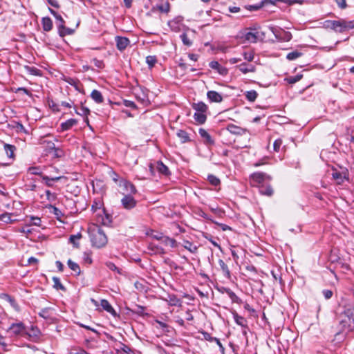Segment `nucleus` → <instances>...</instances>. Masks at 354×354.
<instances>
[{
  "label": "nucleus",
  "mask_w": 354,
  "mask_h": 354,
  "mask_svg": "<svg viewBox=\"0 0 354 354\" xmlns=\"http://www.w3.org/2000/svg\"><path fill=\"white\" fill-rule=\"evenodd\" d=\"M46 195L47 199L50 201H54L56 199V194L55 193H51L49 190L46 191Z\"/></svg>",
  "instance_id": "nucleus-58"
},
{
  "label": "nucleus",
  "mask_w": 354,
  "mask_h": 354,
  "mask_svg": "<svg viewBox=\"0 0 354 354\" xmlns=\"http://www.w3.org/2000/svg\"><path fill=\"white\" fill-rule=\"evenodd\" d=\"M133 194H124L121 199L122 207L127 210H131L137 205V201L132 196Z\"/></svg>",
  "instance_id": "nucleus-4"
},
{
  "label": "nucleus",
  "mask_w": 354,
  "mask_h": 354,
  "mask_svg": "<svg viewBox=\"0 0 354 354\" xmlns=\"http://www.w3.org/2000/svg\"><path fill=\"white\" fill-rule=\"evenodd\" d=\"M223 292H225L229 296L232 302L237 304H240L241 302V299L238 297L237 295L231 289L223 288Z\"/></svg>",
  "instance_id": "nucleus-20"
},
{
  "label": "nucleus",
  "mask_w": 354,
  "mask_h": 354,
  "mask_svg": "<svg viewBox=\"0 0 354 354\" xmlns=\"http://www.w3.org/2000/svg\"><path fill=\"white\" fill-rule=\"evenodd\" d=\"M192 107L196 112L205 113L207 111V106L203 102L194 103Z\"/></svg>",
  "instance_id": "nucleus-28"
},
{
  "label": "nucleus",
  "mask_w": 354,
  "mask_h": 354,
  "mask_svg": "<svg viewBox=\"0 0 354 354\" xmlns=\"http://www.w3.org/2000/svg\"><path fill=\"white\" fill-rule=\"evenodd\" d=\"M91 97L97 104H100L104 102V97L101 92L95 89L91 92Z\"/></svg>",
  "instance_id": "nucleus-21"
},
{
  "label": "nucleus",
  "mask_w": 354,
  "mask_h": 354,
  "mask_svg": "<svg viewBox=\"0 0 354 354\" xmlns=\"http://www.w3.org/2000/svg\"><path fill=\"white\" fill-rule=\"evenodd\" d=\"M146 62L149 68L153 67L155 64L157 62L156 57L153 55L147 56L146 57Z\"/></svg>",
  "instance_id": "nucleus-42"
},
{
  "label": "nucleus",
  "mask_w": 354,
  "mask_h": 354,
  "mask_svg": "<svg viewBox=\"0 0 354 354\" xmlns=\"http://www.w3.org/2000/svg\"><path fill=\"white\" fill-rule=\"evenodd\" d=\"M106 267L112 270V271H114V272H118V274H122L121 272V269H120L119 268H118L113 262H111V261H107L106 262Z\"/></svg>",
  "instance_id": "nucleus-45"
},
{
  "label": "nucleus",
  "mask_w": 354,
  "mask_h": 354,
  "mask_svg": "<svg viewBox=\"0 0 354 354\" xmlns=\"http://www.w3.org/2000/svg\"><path fill=\"white\" fill-rule=\"evenodd\" d=\"M1 298L5 299L6 301H8L10 303V304L16 310H19V306H18L17 301H15V299L12 297H11L10 295H9L8 294H3L1 295Z\"/></svg>",
  "instance_id": "nucleus-27"
},
{
  "label": "nucleus",
  "mask_w": 354,
  "mask_h": 354,
  "mask_svg": "<svg viewBox=\"0 0 354 354\" xmlns=\"http://www.w3.org/2000/svg\"><path fill=\"white\" fill-rule=\"evenodd\" d=\"M77 124V120L73 118L69 119L64 122H62L60 125L62 131L69 130L71 127Z\"/></svg>",
  "instance_id": "nucleus-16"
},
{
  "label": "nucleus",
  "mask_w": 354,
  "mask_h": 354,
  "mask_svg": "<svg viewBox=\"0 0 354 354\" xmlns=\"http://www.w3.org/2000/svg\"><path fill=\"white\" fill-rule=\"evenodd\" d=\"M236 68L243 74L254 73L256 71L255 66L247 63H242L240 65L236 66Z\"/></svg>",
  "instance_id": "nucleus-12"
},
{
  "label": "nucleus",
  "mask_w": 354,
  "mask_h": 354,
  "mask_svg": "<svg viewBox=\"0 0 354 354\" xmlns=\"http://www.w3.org/2000/svg\"><path fill=\"white\" fill-rule=\"evenodd\" d=\"M233 317L235 322L243 328H247V321L242 317L239 315L236 312L233 313Z\"/></svg>",
  "instance_id": "nucleus-22"
},
{
  "label": "nucleus",
  "mask_w": 354,
  "mask_h": 354,
  "mask_svg": "<svg viewBox=\"0 0 354 354\" xmlns=\"http://www.w3.org/2000/svg\"><path fill=\"white\" fill-rule=\"evenodd\" d=\"M38 315L39 317L46 319L49 322H53L56 318V310L55 308L52 307H46L42 308L39 313Z\"/></svg>",
  "instance_id": "nucleus-5"
},
{
  "label": "nucleus",
  "mask_w": 354,
  "mask_h": 354,
  "mask_svg": "<svg viewBox=\"0 0 354 354\" xmlns=\"http://www.w3.org/2000/svg\"><path fill=\"white\" fill-rule=\"evenodd\" d=\"M201 334L203 335V339L208 342H212L214 340H216V337H212L211 335L206 331H202Z\"/></svg>",
  "instance_id": "nucleus-51"
},
{
  "label": "nucleus",
  "mask_w": 354,
  "mask_h": 354,
  "mask_svg": "<svg viewBox=\"0 0 354 354\" xmlns=\"http://www.w3.org/2000/svg\"><path fill=\"white\" fill-rule=\"evenodd\" d=\"M183 246L193 254L196 253L198 250V247L196 245L187 240L183 241Z\"/></svg>",
  "instance_id": "nucleus-29"
},
{
  "label": "nucleus",
  "mask_w": 354,
  "mask_h": 354,
  "mask_svg": "<svg viewBox=\"0 0 354 354\" xmlns=\"http://www.w3.org/2000/svg\"><path fill=\"white\" fill-rule=\"evenodd\" d=\"M32 333H30L26 331V335H28L29 337H38L39 335V330L37 328L32 327Z\"/></svg>",
  "instance_id": "nucleus-54"
},
{
  "label": "nucleus",
  "mask_w": 354,
  "mask_h": 354,
  "mask_svg": "<svg viewBox=\"0 0 354 354\" xmlns=\"http://www.w3.org/2000/svg\"><path fill=\"white\" fill-rule=\"evenodd\" d=\"M257 38H258V32H257L249 31L245 34V40H247L251 43L257 42Z\"/></svg>",
  "instance_id": "nucleus-31"
},
{
  "label": "nucleus",
  "mask_w": 354,
  "mask_h": 354,
  "mask_svg": "<svg viewBox=\"0 0 354 354\" xmlns=\"http://www.w3.org/2000/svg\"><path fill=\"white\" fill-rule=\"evenodd\" d=\"M259 192L262 195L270 196L273 194V189L270 186L261 187L259 188Z\"/></svg>",
  "instance_id": "nucleus-39"
},
{
  "label": "nucleus",
  "mask_w": 354,
  "mask_h": 354,
  "mask_svg": "<svg viewBox=\"0 0 354 354\" xmlns=\"http://www.w3.org/2000/svg\"><path fill=\"white\" fill-rule=\"evenodd\" d=\"M53 281L54 283L53 287L56 290H66L65 287L62 284V283L60 281V279L58 277H53Z\"/></svg>",
  "instance_id": "nucleus-40"
},
{
  "label": "nucleus",
  "mask_w": 354,
  "mask_h": 354,
  "mask_svg": "<svg viewBox=\"0 0 354 354\" xmlns=\"http://www.w3.org/2000/svg\"><path fill=\"white\" fill-rule=\"evenodd\" d=\"M67 264L70 269L74 271L77 274L79 275L80 274V268L77 263L73 262L71 259H68L67 261Z\"/></svg>",
  "instance_id": "nucleus-37"
},
{
  "label": "nucleus",
  "mask_w": 354,
  "mask_h": 354,
  "mask_svg": "<svg viewBox=\"0 0 354 354\" xmlns=\"http://www.w3.org/2000/svg\"><path fill=\"white\" fill-rule=\"evenodd\" d=\"M323 27L326 29L334 30L336 32H344L354 28V23L352 21H346L344 19L326 20L323 23Z\"/></svg>",
  "instance_id": "nucleus-1"
},
{
  "label": "nucleus",
  "mask_w": 354,
  "mask_h": 354,
  "mask_svg": "<svg viewBox=\"0 0 354 354\" xmlns=\"http://www.w3.org/2000/svg\"><path fill=\"white\" fill-rule=\"evenodd\" d=\"M207 97L210 102L219 103L223 100L222 95L216 91H209L207 93Z\"/></svg>",
  "instance_id": "nucleus-11"
},
{
  "label": "nucleus",
  "mask_w": 354,
  "mask_h": 354,
  "mask_svg": "<svg viewBox=\"0 0 354 354\" xmlns=\"http://www.w3.org/2000/svg\"><path fill=\"white\" fill-rule=\"evenodd\" d=\"M198 133L201 138L204 140V142L207 145H214V141L209 133L204 129H200Z\"/></svg>",
  "instance_id": "nucleus-14"
},
{
  "label": "nucleus",
  "mask_w": 354,
  "mask_h": 354,
  "mask_svg": "<svg viewBox=\"0 0 354 354\" xmlns=\"http://www.w3.org/2000/svg\"><path fill=\"white\" fill-rule=\"evenodd\" d=\"M25 69L30 75H40V71L35 67L26 66Z\"/></svg>",
  "instance_id": "nucleus-43"
},
{
  "label": "nucleus",
  "mask_w": 354,
  "mask_h": 354,
  "mask_svg": "<svg viewBox=\"0 0 354 354\" xmlns=\"http://www.w3.org/2000/svg\"><path fill=\"white\" fill-rule=\"evenodd\" d=\"M204 237L207 239L214 246L216 247L219 250H221V245L214 240H213L211 235H205Z\"/></svg>",
  "instance_id": "nucleus-55"
},
{
  "label": "nucleus",
  "mask_w": 354,
  "mask_h": 354,
  "mask_svg": "<svg viewBox=\"0 0 354 354\" xmlns=\"http://www.w3.org/2000/svg\"><path fill=\"white\" fill-rule=\"evenodd\" d=\"M227 130L232 134L243 135L245 133L246 130L240 127L236 126L233 124H230L227 126Z\"/></svg>",
  "instance_id": "nucleus-13"
},
{
  "label": "nucleus",
  "mask_w": 354,
  "mask_h": 354,
  "mask_svg": "<svg viewBox=\"0 0 354 354\" xmlns=\"http://www.w3.org/2000/svg\"><path fill=\"white\" fill-rule=\"evenodd\" d=\"M207 180L209 183L214 186H218L221 183L220 180L214 175H209Z\"/></svg>",
  "instance_id": "nucleus-46"
},
{
  "label": "nucleus",
  "mask_w": 354,
  "mask_h": 354,
  "mask_svg": "<svg viewBox=\"0 0 354 354\" xmlns=\"http://www.w3.org/2000/svg\"><path fill=\"white\" fill-rule=\"evenodd\" d=\"M194 120L199 124H203L205 122L207 116L205 113L196 112L194 115Z\"/></svg>",
  "instance_id": "nucleus-36"
},
{
  "label": "nucleus",
  "mask_w": 354,
  "mask_h": 354,
  "mask_svg": "<svg viewBox=\"0 0 354 354\" xmlns=\"http://www.w3.org/2000/svg\"><path fill=\"white\" fill-rule=\"evenodd\" d=\"M180 37L184 45L187 46H190L192 45V40L188 37L186 33H183L182 35H180Z\"/></svg>",
  "instance_id": "nucleus-44"
},
{
  "label": "nucleus",
  "mask_w": 354,
  "mask_h": 354,
  "mask_svg": "<svg viewBox=\"0 0 354 354\" xmlns=\"http://www.w3.org/2000/svg\"><path fill=\"white\" fill-rule=\"evenodd\" d=\"M62 178V176L49 177L48 176H42L43 180H44L46 185L48 187H52L53 182L58 181Z\"/></svg>",
  "instance_id": "nucleus-33"
},
{
  "label": "nucleus",
  "mask_w": 354,
  "mask_h": 354,
  "mask_svg": "<svg viewBox=\"0 0 354 354\" xmlns=\"http://www.w3.org/2000/svg\"><path fill=\"white\" fill-rule=\"evenodd\" d=\"M214 223L215 224H216L217 225H218L221 228V230L223 231L232 230V228L230 226H228V225H227L225 224L219 223H217V222H214Z\"/></svg>",
  "instance_id": "nucleus-62"
},
{
  "label": "nucleus",
  "mask_w": 354,
  "mask_h": 354,
  "mask_svg": "<svg viewBox=\"0 0 354 354\" xmlns=\"http://www.w3.org/2000/svg\"><path fill=\"white\" fill-rule=\"evenodd\" d=\"M161 242L165 245H169L171 248L176 247V241L169 236H164Z\"/></svg>",
  "instance_id": "nucleus-38"
},
{
  "label": "nucleus",
  "mask_w": 354,
  "mask_h": 354,
  "mask_svg": "<svg viewBox=\"0 0 354 354\" xmlns=\"http://www.w3.org/2000/svg\"><path fill=\"white\" fill-rule=\"evenodd\" d=\"M251 177L254 181L259 183L263 182L267 178H268L266 174L261 172L254 173L252 174Z\"/></svg>",
  "instance_id": "nucleus-26"
},
{
  "label": "nucleus",
  "mask_w": 354,
  "mask_h": 354,
  "mask_svg": "<svg viewBox=\"0 0 354 354\" xmlns=\"http://www.w3.org/2000/svg\"><path fill=\"white\" fill-rule=\"evenodd\" d=\"M8 331H10L14 335H26V328L24 323L18 322L13 323L10 325L8 328Z\"/></svg>",
  "instance_id": "nucleus-8"
},
{
  "label": "nucleus",
  "mask_w": 354,
  "mask_h": 354,
  "mask_svg": "<svg viewBox=\"0 0 354 354\" xmlns=\"http://www.w3.org/2000/svg\"><path fill=\"white\" fill-rule=\"evenodd\" d=\"M209 66L212 69L216 70L221 75H225L227 73L226 68L221 66L220 64L216 61L211 62L209 63Z\"/></svg>",
  "instance_id": "nucleus-19"
},
{
  "label": "nucleus",
  "mask_w": 354,
  "mask_h": 354,
  "mask_svg": "<svg viewBox=\"0 0 354 354\" xmlns=\"http://www.w3.org/2000/svg\"><path fill=\"white\" fill-rule=\"evenodd\" d=\"M118 186L121 187L123 195L124 194H135L137 193V189L134 185L125 179H121L119 181Z\"/></svg>",
  "instance_id": "nucleus-7"
},
{
  "label": "nucleus",
  "mask_w": 354,
  "mask_h": 354,
  "mask_svg": "<svg viewBox=\"0 0 354 354\" xmlns=\"http://www.w3.org/2000/svg\"><path fill=\"white\" fill-rule=\"evenodd\" d=\"M301 55H302V53L299 51H292V52L289 53L286 55V58L288 60H295V59H297L298 57H301Z\"/></svg>",
  "instance_id": "nucleus-41"
},
{
  "label": "nucleus",
  "mask_w": 354,
  "mask_h": 354,
  "mask_svg": "<svg viewBox=\"0 0 354 354\" xmlns=\"http://www.w3.org/2000/svg\"><path fill=\"white\" fill-rule=\"evenodd\" d=\"M335 2L341 9H344L347 6L346 0H335Z\"/></svg>",
  "instance_id": "nucleus-61"
},
{
  "label": "nucleus",
  "mask_w": 354,
  "mask_h": 354,
  "mask_svg": "<svg viewBox=\"0 0 354 354\" xmlns=\"http://www.w3.org/2000/svg\"><path fill=\"white\" fill-rule=\"evenodd\" d=\"M322 294L326 299H330L333 296V292L328 289L323 290Z\"/></svg>",
  "instance_id": "nucleus-59"
},
{
  "label": "nucleus",
  "mask_w": 354,
  "mask_h": 354,
  "mask_svg": "<svg viewBox=\"0 0 354 354\" xmlns=\"http://www.w3.org/2000/svg\"><path fill=\"white\" fill-rule=\"evenodd\" d=\"M156 169L161 174L165 176H168L170 172L169 168L163 164L162 161H158L156 162Z\"/></svg>",
  "instance_id": "nucleus-23"
},
{
  "label": "nucleus",
  "mask_w": 354,
  "mask_h": 354,
  "mask_svg": "<svg viewBox=\"0 0 354 354\" xmlns=\"http://www.w3.org/2000/svg\"><path fill=\"white\" fill-rule=\"evenodd\" d=\"M339 324L343 330H354V308H346L339 315Z\"/></svg>",
  "instance_id": "nucleus-2"
},
{
  "label": "nucleus",
  "mask_w": 354,
  "mask_h": 354,
  "mask_svg": "<svg viewBox=\"0 0 354 354\" xmlns=\"http://www.w3.org/2000/svg\"><path fill=\"white\" fill-rule=\"evenodd\" d=\"M31 220L32 221V223H31L30 225H33L35 226H40L41 225V219L38 217H31Z\"/></svg>",
  "instance_id": "nucleus-60"
},
{
  "label": "nucleus",
  "mask_w": 354,
  "mask_h": 354,
  "mask_svg": "<svg viewBox=\"0 0 354 354\" xmlns=\"http://www.w3.org/2000/svg\"><path fill=\"white\" fill-rule=\"evenodd\" d=\"M90 238L93 246L97 248L104 247L108 241L105 233L98 225L90 230Z\"/></svg>",
  "instance_id": "nucleus-3"
},
{
  "label": "nucleus",
  "mask_w": 354,
  "mask_h": 354,
  "mask_svg": "<svg viewBox=\"0 0 354 354\" xmlns=\"http://www.w3.org/2000/svg\"><path fill=\"white\" fill-rule=\"evenodd\" d=\"M0 221L8 223H11V214L9 213H4L0 215Z\"/></svg>",
  "instance_id": "nucleus-47"
},
{
  "label": "nucleus",
  "mask_w": 354,
  "mask_h": 354,
  "mask_svg": "<svg viewBox=\"0 0 354 354\" xmlns=\"http://www.w3.org/2000/svg\"><path fill=\"white\" fill-rule=\"evenodd\" d=\"M218 264L221 267L222 272H223L224 276L225 277H227V279H230V272L227 266L225 264V263L222 259H220L218 261Z\"/></svg>",
  "instance_id": "nucleus-34"
},
{
  "label": "nucleus",
  "mask_w": 354,
  "mask_h": 354,
  "mask_svg": "<svg viewBox=\"0 0 354 354\" xmlns=\"http://www.w3.org/2000/svg\"><path fill=\"white\" fill-rule=\"evenodd\" d=\"M46 208H48L50 213L53 214L56 218L59 221H61V218L64 216V214L62 212V211L53 205L46 206Z\"/></svg>",
  "instance_id": "nucleus-18"
},
{
  "label": "nucleus",
  "mask_w": 354,
  "mask_h": 354,
  "mask_svg": "<svg viewBox=\"0 0 354 354\" xmlns=\"http://www.w3.org/2000/svg\"><path fill=\"white\" fill-rule=\"evenodd\" d=\"M245 97L249 102H254L258 97V93L254 90L246 91L245 93Z\"/></svg>",
  "instance_id": "nucleus-35"
},
{
  "label": "nucleus",
  "mask_w": 354,
  "mask_h": 354,
  "mask_svg": "<svg viewBox=\"0 0 354 354\" xmlns=\"http://www.w3.org/2000/svg\"><path fill=\"white\" fill-rule=\"evenodd\" d=\"M75 113L80 115H86V116L87 115L89 114L90 110L86 107L82 106L79 111L75 110Z\"/></svg>",
  "instance_id": "nucleus-50"
},
{
  "label": "nucleus",
  "mask_w": 354,
  "mask_h": 354,
  "mask_svg": "<svg viewBox=\"0 0 354 354\" xmlns=\"http://www.w3.org/2000/svg\"><path fill=\"white\" fill-rule=\"evenodd\" d=\"M82 238V234L77 233L76 234H72L70 236L69 241L71 243L75 248H79L80 243L77 241H79Z\"/></svg>",
  "instance_id": "nucleus-32"
},
{
  "label": "nucleus",
  "mask_w": 354,
  "mask_h": 354,
  "mask_svg": "<svg viewBox=\"0 0 354 354\" xmlns=\"http://www.w3.org/2000/svg\"><path fill=\"white\" fill-rule=\"evenodd\" d=\"M281 145H282V140L281 139L276 140L274 142V145H273L274 150L277 152L279 151Z\"/></svg>",
  "instance_id": "nucleus-57"
},
{
  "label": "nucleus",
  "mask_w": 354,
  "mask_h": 354,
  "mask_svg": "<svg viewBox=\"0 0 354 354\" xmlns=\"http://www.w3.org/2000/svg\"><path fill=\"white\" fill-rule=\"evenodd\" d=\"M283 2V3H288L289 4H292L294 1H289V0H264L262 3H269L271 4H274L276 2Z\"/></svg>",
  "instance_id": "nucleus-56"
},
{
  "label": "nucleus",
  "mask_w": 354,
  "mask_h": 354,
  "mask_svg": "<svg viewBox=\"0 0 354 354\" xmlns=\"http://www.w3.org/2000/svg\"><path fill=\"white\" fill-rule=\"evenodd\" d=\"M100 304L104 310L111 313L113 316L117 315L115 310L113 309L112 306L110 304V303L106 299H102L100 301Z\"/></svg>",
  "instance_id": "nucleus-17"
},
{
  "label": "nucleus",
  "mask_w": 354,
  "mask_h": 354,
  "mask_svg": "<svg viewBox=\"0 0 354 354\" xmlns=\"http://www.w3.org/2000/svg\"><path fill=\"white\" fill-rule=\"evenodd\" d=\"M42 26L44 31L48 32L53 28V21L50 17H43L42 20Z\"/></svg>",
  "instance_id": "nucleus-24"
},
{
  "label": "nucleus",
  "mask_w": 354,
  "mask_h": 354,
  "mask_svg": "<svg viewBox=\"0 0 354 354\" xmlns=\"http://www.w3.org/2000/svg\"><path fill=\"white\" fill-rule=\"evenodd\" d=\"M183 17H177L168 22V26L171 30L179 32L181 30Z\"/></svg>",
  "instance_id": "nucleus-9"
},
{
  "label": "nucleus",
  "mask_w": 354,
  "mask_h": 354,
  "mask_svg": "<svg viewBox=\"0 0 354 354\" xmlns=\"http://www.w3.org/2000/svg\"><path fill=\"white\" fill-rule=\"evenodd\" d=\"M243 56L244 59L247 60L248 62H252L254 59V54L252 51L243 52Z\"/></svg>",
  "instance_id": "nucleus-48"
},
{
  "label": "nucleus",
  "mask_w": 354,
  "mask_h": 354,
  "mask_svg": "<svg viewBox=\"0 0 354 354\" xmlns=\"http://www.w3.org/2000/svg\"><path fill=\"white\" fill-rule=\"evenodd\" d=\"M91 62L93 63V64L95 65V67H97V68H100V69L104 68V64L103 61L97 59V58H93L92 59Z\"/></svg>",
  "instance_id": "nucleus-52"
},
{
  "label": "nucleus",
  "mask_w": 354,
  "mask_h": 354,
  "mask_svg": "<svg viewBox=\"0 0 354 354\" xmlns=\"http://www.w3.org/2000/svg\"><path fill=\"white\" fill-rule=\"evenodd\" d=\"M59 35L61 37L66 36V28L64 24H57Z\"/></svg>",
  "instance_id": "nucleus-53"
},
{
  "label": "nucleus",
  "mask_w": 354,
  "mask_h": 354,
  "mask_svg": "<svg viewBox=\"0 0 354 354\" xmlns=\"http://www.w3.org/2000/svg\"><path fill=\"white\" fill-rule=\"evenodd\" d=\"M115 42L117 48L120 51H122L128 46L130 41L127 37L117 36L115 37Z\"/></svg>",
  "instance_id": "nucleus-10"
},
{
  "label": "nucleus",
  "mask_w": 354,
  "mask_h": 354,
  "mask_svg": "<svg viewBox=\"0 0 354 354\" xmlns=\"http://www.w3.org/2000/svg\"><path fill=\"white\" fill-rule=\"evenodd\" d=\"M271 30L276 39L280 41H289L292 39V35L288 31L280 28H272Z\"/></svg>",
  "instance_id": "nucleus-6"
},
{
  "label": "nucleus",
  "mask_w": 354,
  "mask_h": 354,
  "mask_svg": "<svg viewBox=\"0 0 354 354\" xmlns=\"http://www.w3.org/2000/svg\"><path fill=\"white\" fill-rule=\"evenodd\" d=\"M3 147L7 156L10 158H14L15 151L16 150L15 146L5 143Z\"/></svg>",
  "instance_id": "nucleus-25"
},
{
  "label": "nucleus",
  "mask_w": 354,
  "mask_h": 354,
  "mask_svg": "<svg viewBox=\"0 0 354 354\" xmlns=\"http://www.w3.org/2000/svg\"><path fill=\"white\" fill-rule=\"evenodd\" d=\"M28 171L31 174H34V175H41V174H42L41 169L39 167H29Z\"/></svg>",
  "instance_id": "nucleus-49"
},
{
  "label": "nucleus",
  "mask_w": 354,
  "mask_h": 354,
  "mask_svg": "<svg viewBox=\"0 0 354 354\" xmlns=\"http://www.w3.org/2000/svg\"><path fill=\"white\" fill-rule=\"evenodd\" d=\"M54 156L57 158L62 157L64 156V152L59 148L55 149V152H54Z\"/></svg>",
  "instance_id": "nucleus-64"
},
{
  "label": "nucleus",
  "mask_w": 354,
  "mask_h": 354,
  "mask_svg": "<svg viewBox=\"0 0 354 354\" xmlns=\"http://www.w3.org/2000/svg\"><path fill=\"white\" fill-rule=\"evenodd\" d=\"M333 178L335 180H339L338 183H340L341 182H342V174L339 173V172H333Z\"/></svg>",
  "instance_id": "nucleus-63"
},
{
  "label": "nucleus",
  "mask_w": 354,
  "mask_h": 354,
  "mask_svg": "<svg viewBox=\"0 0 354 354\" xmlns=\"http://www.w3.org/2000/svg\"><path fill=\"white\" fill-rule=\"evenodd\" d=\"M166 301L172 306H180L182 304L181 300L174 294H169Z\"/></svg>",
  "instance_id": "nucleus-15"
},
{
  "label": "nucleus",
  "mask_w": 354,
  "mask_h": 354,
  "mask_svg": "<svg viewBox=\"0 0 354 354\" xmlns=\"http://www.w3.org/2000/svg\"><path fill=\"white\" fill-rule=\"evenodd\" d=\"M182 143H186L190 141L189 134L184 130H179L176 133Z\"/></svg>",
  "instance_id": "nucleus-30"
}]
</instances>
